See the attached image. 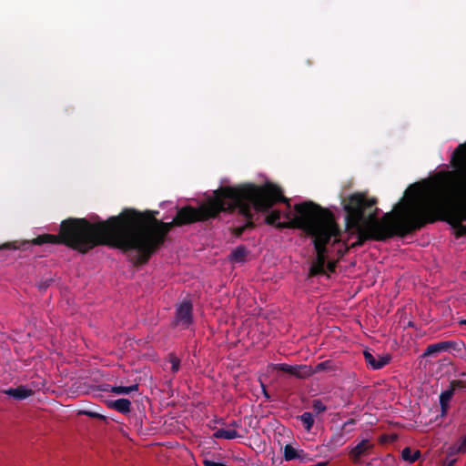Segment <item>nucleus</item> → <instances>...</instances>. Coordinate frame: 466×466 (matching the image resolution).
<instances>
[{"label": "nucleus", "mask_w": 466, "mask_h": 466, "mask_svg": "<svg viewBox=\"0 0 466 466\" xmlns=\"http://www.w3.org/2000/svg\"><path fill=\"white\" fill-rule=\"evenodd\" d=\"M240 196L241 193L235 189L220 187L199 208L186 206L179 208L171 222L157 219V211L141 212L128 208L117 216L94 223L86 218H69L61 222L58 235H39L24 242L23 246L63 244L82 254L98 246H108L127 253L135 266L145 265L163 246L174 227L216 218L224 209L221 197L238 201Z\"/></svg>", "instance_id": "1"}, {"label": "nucleus", "mask_w": 466, "mask_h": 466, "mask_svg": "<svg viewBox=\"0 0 466 466\" xmlns=\"http://www.w3.org/2000/svg\"><path fill=\"white\" fill-rule=\"evenodd\" d=\"M377 203V198H369L361 192H355L345 200L346 228L356 237V241L347 249L360 247L368 240L386 241L394 236L403 238L436 222L431 191L418 195L399 206L398 212L385 213L381 218H378Z\"/></svg>", "instance_id": "2"}, {"label": "nucleus", "mask_w": 466, "mask_h": 466, "mask_svg": "<svg viewBox=\"0 0 466 466\" xmlns=\"http://www.w3.org/2000/svg\"><path fill=\"white\" fill-rule=\"evenodd\" d=\"M451 162L455 169L441 175L431 202L436 221L450 224L460 238L466 236V142L457 147Z\"/></svg>", "instance_id": "3"}, {"label": "nucleus", "mask_w": 466, "mask_h": 466, "mask_svg": "<svg viewBox=\"0 0 466 466\" xmlns=\"http://www.w3.org/2000/svg\"><path fill=\"white\" fill-rule=\"evenodd\" d=\"M296 216L289 223H281L280 228L302 229L312 238L317 256L309 268L310 276L325 273L327 245L333 238V243L339 242L340 230L334 216L329 209L323 208L312 201H305L294 206Z\"/></svg>", "instance_id": "4"}, {"label": "nucleus", "mask_w": 466, "mask_h": 466, "mask_svg": "<svg viewBox=\"0 0 466 466\" xmlns=\"http://www.w3.org/2000/svg\"><path fill=\"white\" fill-rule=\"evenodd\" d=\"M241 193L239 200L233 201L228 198H221L224 209L220 211H234L238 209L239 213L247 219V223L235 228V235L240 237L248 228H254L252 209L257 212H268L276 203L282 202L290 208V201L283 195V191L278 185L266 182L263 185L252 183L242 184L238 187H228Z\"/></svg>", "instance_id": "5"}, {"label": "nucleus", "mask_w": 466, "mask_h": 466, "mask_svg": "<svg viewBox=\"0 0 466 466\" xmlns=\"http://www.w3.org/2000/svg\"><path fill=\"white\" fill-rule=\"evenodd\" d=\"M193 323V304L189 299H184L183 301L176 305L175 317L173 324L176 327H179L182 329H188Z\"/></svg>", "instance_id": "6"}, {"label": "nucleus", "mask_w": 466, "mask_h": 466, "mask_svg": "<svg viewBox=\"0 0 466 466\" xmlns=\"http://www.w3.org/2000/svg\"><path fill=\"white\" fill-rule=\"evenodd\" d=\"M274 369L277 370H280L286 373H289L292 376H295L299 379H306L314 374L312 368L308 365H288L286 363L275 364Z\"/></svg>", "instance_id": "7"}, {"label": "nucleus", "mask_w": 466, "mask_h": 466, "mask_svg": "<svg viewBox=\"0 0 466 466\" xmlns=\"http://www.w3.org/2000/svg\"><path fill=\"white\" fill-rule=\"evenodd\" d=\"M363 356L366 363L373 370L382 369L390 360V357L389 355L383 356L378 354L377 356H375L369 350H364Z\"/></svg>", "instance_id": "8"}, {"label": "nucleus", "mask_w": 466, "mask_h": 466, "mask_svg": "<svg viewBox=\"0 0 466 466\" xmlns=\"http://www.w3.org/2000/svg\"><path fill=\"white\" fill-rule=\"evenodd\" d=\"M4 393L17 400H23L32 396L34 391L26 386L20 385L16 388H9L4 390Z\"/></svg>", "instance_id": "9"}, {"label": "nucleus", "mask_w": 466, "mask_h": 466, "mask_svg": "<svg viewBox=\"0 0 466 466\" xmlns=\"http://www.w3.org/2000/svg\"><path fill=\"white\" fill-rule=\"evenodd\" d=\"M372 448V445L368 440H362L350 451V458L354 461L358 462L360 458L366 454V452Z\"/></svg>", "instance_id": "10"}, {"label": "nucleus", "mask_w": 466, "mask_h": 466, "mask_svg": "<svg viewBox=\"0 0 466 466\" xmlns=\"http://www.w3.org/2000/svg\"><path fill=\"white\" fill-rule=\"evenodd\" d=\"M107 406L122 414H127L131 410V402L127 399L110 400L107 402Z\"/></svg>", "instance_id": "11"}, {"label": "nucleus", "mask_w": 466, "mask_h": 466, "mask_svg": "<svg viewBox=\"0 0 466 466\" xmlns=\"http://www.w3.org/2000/svg\"><path fill=\"white\" fill-rule=\"evenodd\" d=\"M447 452L449 458L454 457L458 454H464L466 452V436L458 440L455 443L448 447Z\"/></svg>", "instance_id": "12"}, {"label": "nucleus", "mask_w": 466, "mask_h": 466, "mask_svg": "<svg viewBox=\"0 0 466 466\" xmlns=\"http://www.w3.org/2000/svg\"><path fill=\"white\" fill-rule=\"evenodd\" d=\"M454 395L453 389H448L442 391L440 395V405L441 410V414L445 415L449 410V402Z\"/></svg>", "instance_id": "13"}, {"label": "nucleus", "mask_w": 466, "mask_h": 466, "mask_svg": "<svg viewBox=\"0 0 466 466\" xmlns=\"http://www.w3.org/2000/svg\"><path fill=\"white\" fill-rule=\"evenodd\" d=\"M216 439L234 440L241 437L235 429H218L213 433Z\"/></svg>", "instance_id": "14"}, {"label": "nucleus", "mask_w": 466, "mask_h": 466, "mask_svg": "<svg viewBox=\"0 0 466 466\" xmlns=\"http://www.w3.org/2000/svg\"><path fill=\"white\" fill-rule=\"evenodd\" d=\"M441 351H446L443 341L429 345L424 350L422 357L425 358L434 356Z\"/></svg>", "instance_id": "15"}, {"label": "nucleus", "mask_w": 466, "mask_h": 466, "mask_svg": "<svg viewBox=\"0 0 466 466\" xmlns=\"http://www.w3.org/2000/svg\"><path fill=\"white\" fill-rule=\"evenodd\" d=\"M280 217H281V212L279 210H272L269 214H268V216L266 217L265 218V222L268 224V225H270V226H275L277 228H282L280 227H279V224H281L282 222H279V220L280 219ZM292 220H290L291 222ZM289 223V221L288 222Z\"/></svg>", "instance_id": "16"}, {"label": "nucleus", "mask_w": 466, "mask_h": 466, "mask_svg": "<svg viewBox=\"0 0 466 466\" xmlns=\"http://www.w3.org/2000/svg\"><path fill=\"white\" fill-rule=\"evenodd\" d=\"M420 456V451H415L414 452L410 448L406 447L401 451V458L403 461H408L410 463L415 462Z\"/></svg>", "instance_id": "17"}, {"label": "nucleus", "mask_w": 466, "mask_h": 466, "mask_svg": "<svg viewBox=\"0 0 466 466\" xmlns=\"http://www.w3.org/2000/svg\"><path fill=\"white\" fill-rule=\"evenodd\" d=\"M298 419L303 423L306 431L309 432L314 424V418L311 412L306 411L298 416Z\"/></svg>", "instance_id": "18"}, {"label": "nucleus", "mask_w": 466, "mask_h": 466, "mask_svg": "<svg viewBox=\"0 0 466 466\" xmlns=\"http://www.w3.org/2000/svg\"><path fill=\"white\" fill-rule=\"evenodd\" d=\"M138 390V384H133L131 386H113L110 390L112 393L115 394H128L133 391Z\"/></svg>", "instance_id": "19"}, {"label": "nucleus", "mask_w": 466, "mask_h": 466, "mask_svg": "<svg viewBox=\"0 0 466 466\" xmlns=\"http://www.w3.org/2000/svg\"><path fill=\"white\" fill-rule=\"evenodd\" d=\"M247 255V248L244 246H238L231 252L230 256L233 260L242 262L245 260Z\"/></svg>", "instance_id": "20"}, {"label": "nucleus", "mask_w": 466, "mask_h": 466, "mask_svg": "<svg viewBox=\"0 0 466 466\" xmlns=\"http://www.w3.org/2000/svg\"><path fill=\"white\" fill-rule=\"evenodd\" d=\"M344 431L340 430V431L334 433L329 440V444L333 447H339L342 446L346 442V438L344 436Z\"/></svg>", "instance_id": "21"}, {"label": "nucleus", "mask_w": 466, "mask_h": 466, "mask_svg": "<svg viewBox=\"0 0 466 466\" xmlns=\"http://www.w3.org/2000/svg\"><path fill=\"white\" fill-rule=\"evenodd\" d=\"M444 346L447 350H452L454 351L460 352L464 349V343L461 340H445Z\"/></svg>", "instance_id": "22"}, {"label": "nucleus", "mask_w": 466, "mask_h": 466, "mask_svg": "<svg viewBox=\"0 0 466 466\" xmlns=\"http://www.w3.org/2000/svg\"><path fill=\"white\" fill-rule=\"evenodd\" d=\"M299 450L292 447L290 444H287L284 447V459L285 461L296 460L298 457Z\"/></svg>", "instance_id": "23"}, {"label": "nucleus", "mask_w": 466, "mask_h": 466, "mask_svg": "<svg viewBox=\"0 0 466 466\" xmlns=\"http://www.w3.org/2000/svg\"><path fill=\"white\" fill-rule=\"evenodd\" d=\"M169 362L171 363V371L173 373H177L180 368V359L177 358L175 354H170Z\"/></svg>", "instance_id": "24"}, {"label": "nucleus", "mask_w": 466, "mask_h": 466, "mask_svg": "<svg viewBox=\"0 0 466 466\" xmlns=\"http://www.w3.org/2000/svg\"><path fill=\"white\" fill-rule=\"evenodd\" d=\"M312 408L317 414L327 410V406L320 400H314L312 402Z\"/></svg>", "instance_id": "25"}, {"label": "nucleus", "mask_w": 466, "mask_h": 466, "mask_svg": "<svg viewBox=\"0 0 466 466\" xmlns=\"http://www.w3.org/2000/svg\"><path fill=\"white\" fill-rule=\"evenodd\" d=\"M331 367V361L330 360H326V361H322L320 363H318L314 369H312V370L314 371V373H317V372H320L322 370H329L330 369Z\"/></svg>", "instance_id": "26"}, {"label": "nucleus", "mask_w": 466, "mask_h": 466, "mask_svg": "<svg viewBox=\"0 0 466 466\" xmlns=\"http://www.w3.org/2000/svg\"><path fill=\"white\" fill-rule=\"evenodd\" d=\"M296 460H299L300 462H308L311 461L312 458L309 453L306 452L304 450H299L298 457Z\"/></svg>", "instance_id": "27"}, {"label": "nucleus", "mask_w": 466, "mask_h": 466, "mask_svg": "<svg viewBox=\"0 0 466 466\" xmlns=\"http://www.w3.org/2000/svg\"><path fill=\"white\" fill-rule=\"evenodd\" d=\"M356 420L355 419H350L348 420L346 422L343 423L342 427H341V431H344L345 433H350L353 431V429L351 428V426L355 425L356 424Z\"/></svg>", "instance_id": "28"}, {"label": "nucleus", "mask_w": 466, "mask_h": 466, "mask_svg": "<svg viewBox=\"0 0 466 466\" xmlns=\"http://www.w3.org/2000/svg\"><path fill=\"white\" fill-rule=\"evenodd\" d=\"M465 387H466L465 382L461 380H451L450 382V388L453 389L454 392L457 389H464Z\"/></svg>", "instance_id": "29"}, {"label": "nucleus", "mask_w": 466, "mask_h": 466, "mask_svg": "<svg viewBox=\"0 0 466 466\" xmlns=\"http://www.w3.org/2000/svg\"><path fill=\"white\" fill-rule=\"evenodd\" d=\"M203 464L205 466H228L222 462H218V461H212V460H209V459H204L203 460Z\"/></svg>", "instance_id": "30"}, {"label": "nucleus", "mask_w": 466, "mask_h": 466, "mask_svg": "<svg viewBox=\"0 0 466 466\" xmlns=\"http://www.w3.org/2000/svg\"><path fill=\"white\" fill-rule=\"evenodd\" d=\"M457 461V459L454 457L449 458V455L447 454L445 461L442 462L441 466H454Z\"/></svg>", "instance_id": "31"}, {"label": "nucleus", "mask_w": 466, "mask_h": 466, "mask_svg": "<svg viewBox=\"0 0 466 466\" xmlns=\"http://www.w3.org/2000/svg\"><path fill=\"white\" fill-rule=\"evenodd\" d=\"M20 247L16 246L15 243L7 242L0 246V249H17Z\"/></svg>", "instance_id": "32"}, {"label": "nucleus", "mask_w": 466, "mask_h": 466, "mask_svg": "<svg viewBox=\"0 0 466 466\" xmlns=\"http://www.w3.org/2000/svg\"><path fill=\"white\" fill-rule=\"evenodd\" d=\"M51 282H52V279H46L45 281L40 282L38 285L39 289H41V290L46 289L49 287Z\"/></svg>", "instance_id": "33"}, {"label": "nucleus", "mask_w": 466, "mask_h": 466, "mask_svg": "<svg viewBox=\"0 0 466 466\" xmlns=\"http://www.w3.org/2000/svg\"><path fill=\"white\" fill-rule=\"evenodd\" d=\"M228 426L232 428H238L240 427V422L238 420H232L229 422Z\"/></svg>", "instance_id": "34"}, {"label": "nucleus", "mask_w": 466, "mask_h": 466, "mask_svg": "<svg viewBox=\"0 0 466 466\" xmlns=\"http://www.w3.org/2000/svg\"><path fill=\"white\" fill-rule=\"evenodd\" d=\"M417 190H418L417 184L410 185L407 189V191H415L416 193H417Z\"/></svg>", "instance_id": "35"}, {"label": "nucleus", "mask_w": 466, "mask_h": 466, "mask_svg": "<svg viewBox=\"0 0 466 466\" xmlns=\"http://www.w3.org/2000/svg\"><path fill=\"white\" fill-rule=\"evenodd\" d=\"M335 264L334 263H331V262H329L328 263V268L330 272H334L335 271Z\"/></svg>", "instance_id": "36"}, {"label": "nucleus", "mask_w": 466, "mask_h": 466, "mask_svg": "<svg viewBox=\"0 0 466 466\" xmlns=\"http://www.w3.org/2000/svg\"><path fill=\"white\" fill-rule=\"evenodd\" d=\"M86 414L93 418H100L101 417L99 414L95 413V412H87Z\"/></svg>", "instance_id": "37"}, {"label": "nucleus", "mask_w": 466, "mask_h": 466, "mask_svg": "<svg viewBox=\"0 0 466 466\" xmlns=\"http://www.w3.org/2000/svg\"><path fill=\"white\" fill-rule=\"evenodd\" d=\"M460 324H461V325H466V319H462V320H461V321H460Z\"/></svg>", "instance_id": "38"}, {"label": "nucleus", "mask_w": 466, "mask_h": 466, "mask_svg": "<svg viewBox=\"0 0 466 466\" xmlns=\"http://www.w3.org/2000/svg\"><path fill=\"white\" fill-rule=\"evenodd\" d=\"M461 377H463V378H466V373H465V372H462V373L461 374Z\"/></svg>", "instance_id": "39"}]
</instances>
